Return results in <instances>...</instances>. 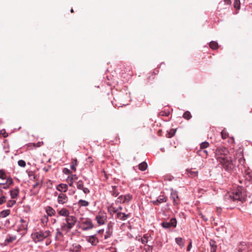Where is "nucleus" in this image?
Listing matches in <instances>:
<instances>
[{
    "mask_svg": "<svg viewBox=\"0 0 252 252\" xmlns=\"http://www.w3.org/2000/svg\"><path fill=\"white\" fill-rule=\"evenodd\" d=\"M6 175L5 173V171L3 169H0V179L4 180L6 179Z\"/></svg>",
    "mask_w": 252,
    "mask_h": 252,
    "instance_id": "38",
    "label": "nucleus"
},
{
    "mask_svg": "<svg viewBox=\"0 0 252 252\" xmlns=\"http://www.w3.org/2000/svg\"><path fill=\"white\" fill-rule=\"evenodd\" d=\"M248 249L247 243L245 242H241L238 245L235 252H248Z\"/></svg>",
    "mask_w": 252,
    "mask_h": 252,
    "instance_id": "9",
    "label": "nucleus"
},
{
    "mask_svg": "<svg viewBox=\"0 0 252 252\" xmlns=\"http://www.w3.org/2000/svg\"><path fill=\"white\" fill-rule=\"evenodd\" d=\"M221 229L223 231L224 230L225 227L223 226H221L220 228H217V231H220V230Z\"/></svg>",
    "mask_w": 252,
    "mask_h": 252,
    "instance_id": "61",
    "label": "nucleus"
},
{
    "mask_svg": "<svg viewBox=\"0 0 252 252\" xmlns=\"http://www.w3.org/2000/svg\"><path fill=\"white\" fill-rule=\"evenodd\" d=\"M56 236H55V239L57 240V238H58V235H60V236H63V233L60 230L59 228H57L56 229Z\"/></svg>",
    "mask_w": 252,
    "mask_h": 252,
    "instance_id": "46",
    "label": "nucleus"
},
{
    "mask_svg": "<svg viewBox=\"0 0 252 252\" xmlns=\"http://www.w3.org/2000/svg\"><path fill=\"white\" fill-rule=\"evenodd\" d=\"M112 190L111 191V193L112 195L114 197H117L120 194L119 191L118 189V187L116 186H111Z\"/></svg>",
    "mask_w": 252,
    "mask_h": 252,
    "instance_id": "19",
    "label": "nucleus"
},
{
    "mask_svg": "<svg viewBox=\"0 0 252 252\" xmlns=\"http://www.w3.org/2000/svg\"><path fill=\"white\" fill-rule=\"evenodd\" d=\"M197 171H191L190 172V174L193 176H195L197 175Z\"/></svg>",
    "mask_w": 252,
    "mask_h": 252,
    "instance_id": "58",
    "label": "nucleus"
},
{
    "mask_svg": "<svg viewBox=\"0 0 252 252\" xmlns=\"http://www.w3.org/2000/svg\"><path fill=\"white\" fill-rule=\"evenodd\" d=\"M73 248L70 250V252H79L81 249V246L79 244L78 245H73Z\"/></svg>",
    "mask_w": 252,
    "mask_h": 252,
    "instance_id": "25",
    "label": "nucleus"
},
{
    "mask_svg": "<svg viewBox=\"0 0 252 252\" xmlns=\"http://www.w3.org/2000/svg\"><path fill=\"white\" fill-rule=\"evenodd\" d=\"M170 197L173 200V205L177 206L179 204V197L178 196V192L173 189H171Z\"/></svg>",
    "mask_w": 252,
    "mask_h": 252,
    "instance_id": "6",
    "label": "nucleus"
},
{
    "mask_svg": "<svg viewBox=\"0 0 252 252\" xmlns=\"http://www.w3.org/2000/svg\"><path fill=\"white\" fill-rule=\"evenodd\" d=\"M66 223H63L61 226L62 230H65L67 232L69 231L75 225L76 223L69 221H65Z\"/></svg>",
    "mask_w": 252,
    "mask_h": 252,
    "instance_id": "10",
    "label": "nucleus"
},
{
    "mask_svg": "<svg viewBox=\"0 0 252 252\" xmlns=\"http://www.w3.org/2000/svg\"><path fill=\"white\" fill-rule=\"evenodd\" d=\"M78 204L80 207H87L89 205V202L85 200L80 199L78 202Z\"/></svg>",
    "mask_w": 252,
    "mask_h": 252,
    "instance_id": "28",
    "label": "nucleus"
},
{
    "mask_svg": "<svg viewBox=\"0 0 252 252\" xmlns=\"http://www.w3.org/2000/svg\"><path fill=\"white\" fill-rule=\"evenodd\" d=\"M68 201V197L65 194L60 193L58 197V202L60 204H64Z\"/></svg>",
    "mask_w": 252,
    "mask_h": 252,
    "instance_id": "11",
    "label": "nucleus"
},
{
    "mask_svg": "<svg viewBox=\"0 0 252 252\" xmlns=\"http://www.w3.org/2000/svg\"><path fill=\"white\" fill-rule=\"evenodd\" d=\"M175 242L181 248H183L184 246V243L183 239L181 237H177L175 238Z\"/></svg>",
    "mask_w": 252,
    "mask_h": 252,
    "instance_id": "29",
    "label": "nucleus"
},
{
    "mask_svg": "<svg viewBox=\"0 0 252 252\" xmlns=\"http://www.w3.org/2000/svg\"><path fill=\"white\" fill-rule=\"evenodd\" d=\"M96 234L89 236L87 241L92 246H96L98 243V240L96 237Z\"/></svg>",
    "mask_w": 252,
    "mask_h": 252,
    "instance_id": "12",
    "label": "nucleus"
},
{
    "mask_svg": "<svg viewBox=\"0 0 252 252\" xmlns=\"http://www.w3.org/2000/svg\"><path fill=\"white\" fill-rule=\"evenodd\" d=\"M147 167V163L145 161L142 162L138 165L139 169L142 171L146 170Z\"/></svg>",
    "mask_w": 252,
    "mask_h": 252,
    "instance_id": "26",
    "label": "nucleus"
},
{
    "mask_svg": "<svg viewBox=\"0 0 252 252\" xmlns=\"http://www.w3.org/2000/svg\"><path fill=\"white\" fill-rule=\"evenodd\" d=\"M33 235L34 236L33 239L35 243L42 241L46 238L42 231L36 232Z\"/></svg>",
    "mask_w": 252,
    "mask_h": 252,
    "instance_id": "7",
    "label": "nucleus"
},
{
    "mask_svg": "<svg viewBox=\"0 0 252 252\" xmlns=\"http://www.w3.org/2000/svg\"><path fill=\"white\" fill-rule=\"evenodd\" d=\"M72 162H73L74 163H76L77 164V159L76 158H74L73 159Z\"/></svg>",
    "mask_w": 252,
    "mask_h": 252,
    "instance_id": "64",
    "label": "nucleus"
},
{
    "mask_svg": "<svg viewBox=\"0 0 252 252\" xmlns=\"http://www.w3.org/2000/svg\"><path fill=\"white\" fill-rule=\"evenodd\" d=\"M7 236L8 237L5 240V242L7 243H11L16 239V236H11L10 234H8Z\"/></svg>",
    "mask_w": 252,
    "mask_h": 252,
    "instance_id": "32",
    "label": "nucleus"
},
{
    "mask_svg": "<svg viewBox=\"0 0 252 252\" xmlns=\"http://www.w3.org/2000/svg\"><path fill=\"white\" fill-rule=\"evenodd\" d=\"M63 172L66 175H69L71 174V171L67 168H64L63 170Z\"/></svg>",
    "mask_w": 252,
    "mask_h": 252,
    "instance_id": "47",
    "label": "nucleus"
},
{
    "mask_svg": "<svg viewBox=\"0 0 252 252\" xmlns=\"http://www.w3.org/2000/svg\"><path fill=\"white\" fill-rule=\"evenodd\" d=\"M6 201V196L3 195L0 197V204H3Z\"/></svg>",
    "mask_w": 252,
    "mask_h": 252,
    "instance_id": "48",
    "label": "nucleus"
},
{
    "mask_svg": "<svg viewBox=\"0 0 252 252\" xmlns=\"http://www.w3.org/2000/svg\"><path fill=\"white\" fill-rule=\"evenodd\" d=\"M234 7L236 9H240V0H235L234 2Z\"/></svg>",
    "mask_w": 252,
    "mask_h": 252,
    "instance_id": "41",
    "label": "nucleus"
},
{
    "mask_svg": "<svg viewBox=\"0 0 252 252\" xmlns=\"http://www.w3.org/2000/svg\"><path fill=\"white\" fill-rule=\"evenodd\" d=\"M123 195H121L119 196L117 200H116V203H124V201H123Z\"/></svg>",
    "mask_w": 252,
    "mask_h": 252,
    "instance_id": "43",
    "label": "nucleus"
},
{
    "mask_svg": "<svg viewBox=\"0 0 252 252\" xmlns=\"http://www.w3.org/2000/svg\"><path fill=\"white\" fill-rule=\"evenodd\" d=\"M177 221L176 218H172L169 221H162L160 225L164 229H169L172 227L175 228L177 226Z\"/></svg>",
    "mask_w": 252,
    "mask_h": 252,
    "instance_id": "4",
    "label": "nucleus"
},
{
    "mask_svg": "<svg viewBox=\"0 0 252 252\" xmlns=\"http://www.w3.org/2000/svg\"><path fill=\"white\" fill-rule=\"evenodd\" d=\"M104 232V229H99L98 230H97L96 231V234H98V233H103Z\"/></svg>",
    "mask_w": 252,
    "mask_h": 252,
    "instance_id": "60",
    "label": "nucleus"
},
{
    "mask_svg": "<svg viewBox=\"0 0 252 252\" xmlns=\"http://www.w3.org/2000/svg\"><path fill=\"white\" fill-rule=\"evenodd\" d=\"M58 214L61 216L66 217L68 216L69 215V212L67 209L65 208H63L58 212Z\"/></svg>",
    "mask_w": 252,
    "mask_h": 252,
    "instance_id": "23",
    "label": "nucleus"
},
{
    "mask_svg": "<svg viewBox=\"0 0 252 252\" xmlns=\"http://www.w3.org/2000/svg\"><path fill=\"white\" fill-rule=\"evenodd\" d=\"M177 129L172 128L169 131H167L166 137L168 138L172 137L176 133Z\"/></svg>",
    "mask_w": 252,
    "mask_h": 252,
    "instance_id": "30",
    "label": "nucleus"
},
{
    "mask_svg": "<svg viewBox=\"0 0 252 252\" xmlns=\"http://www.w3.org/2000/svg\"><path fill=\"white\" fill-rule=\"evenodd\" d=\"M191 247H192V242L191 240H190L189 244L187 248V251L188 252L190 251Z\"/></svg>",
    "mask_w": 252,
    "mask_h": 252,
    "instance_id": "50",
    "label": "nucleus"
},
{
    "mask_svg": "<svg viewBox=\"0 0 252 252\" xmlns=\"http://www.w3.org/2000/svg\"><path fill=\"white\" fill-rule=\"evenodd\" d=\"M199 215L201 216V218L205 221H208V219L205 216H204L202 213H200Z\"/></svg>",
    "mask_w": 252,
    "mask_h": 252,
    "instance_id": "54",
    "label": "nucleus"
},
{
    "mask_svg": "<svg viewBox=\"0 0 252 252\" xmlns=\"http://www.w3.org/2000/svg\"><path fill=\"white\" fill-rule=\"evenodd\" d=\"M16 202L15 200H10L7 202V207L9 208L12 207L15 204Z\"/></svg>",
    "mask_w": 252,
    "mask_h": 252,
    "instance_id": "37",
    "label": "nucleus"
},
{
    "mask_svg": "<svg viewBox=\"0 0 252 252\" xmlns=\"http://www.w3.org/2000/svg\"><path fill=\"white\" fill-rule=\"evenodd\" d=\"M18 164L21 167H25L26 165V163L25 160L20 159L18 161Z\"/></svg>",
    "mask_w": 252,
    "mask_h": 252,
    "instance_id": "42",
    "label": "nucleus"
},
{
    "mask_svg": "<svg viewBox=\"0 0 252 252\" xmlns=\"http://www.w3.org/2000/svg\"><path fill=\"white\" fill-rule=\"evenodd\" d=\"M11 198L12 199L16 198L19 194V189L18 187L15 188L13 190H11L9 191Z\"/></svg>",
    "mask_w": 252,
    "mask_h": 252,
    "instance_id": "16",
    "label": "nucleus"
},
{
    "mask_svg": "<svg viewBox=\"0 0 252 252\" xmlns=\"http://www.w3.org/2000/svg\"><path fill=\"white\" fill-rule=\"evenodd\" d=\"M76 187L78 189L81 190L85 194H89L90 192V189L84 187V183L83 181L80 180L76 183Z\"/></svg>",
    "mask_w": 252,
    "mask_h": 252,
    "instance_id": "8",
    "label": "nucleus"
},
{
    "mask_svg": "<svg viewBox=\"0 0 252 252\" xmlns=\"http://www.w3.org/2000/svg\"><path fill=\"white\" fill-rule=\"evenodd\" d=\"M183 117L186 120H189L191 118V115L190 112L187 111L184 112Z\"/></svg>",
    "mask_w": 252,
    "mask_h": 252,
    "instance_id": "34",
    "label": "nucleus"
},
{
    "mask_svg": "<svg viewBox=\"0 0 252 252\" xmlns=\"http://www.w3.org/2000/svg\"><path fill=\"white\" fill-rule=\"evenodd\" d=\"M229 152L228 149L226 147H220L217 149V154L218 155L224 156V157H226L228 154Z\"/></svg>",
    "mask_w": 252,
    "mask_h": 252,
    "instance_id": "13",
    "label": "nucleus"
},
{
    "mask_svg": "<svg viewBox=\"0 0 252 252\" xmlns=\"http://www.w3.org/2000/svg\"><path fill=\"white\" fill-rule=\"evenodd\" d=\"M68 180V185L70 186V187H72L73 186V181L72 180H70V179H67Z\"/></svg>",
    "mask_w": 252,
    "mask_h": 252,
    "instance_id": "57",
    "label": "nucleus"
},
{
    "mask_svg": "<svg viewBox=\"0 0 252 252\" xmlns=\"http://www.w3.org/2000/svg\"><path fill=\"white\" fill-rule=\"evenodd\" d=\"M130 217V214H126L125 213L118 212L117 217L122 220H125Z\"/></svg>",
    "mask_w": 252,
    "mask_h": 252,
    "instance_id": "17",
    "label": "nucleus"
},
{
    "mask_svg": "<svg viewBox=\"0 0 252 252\" xmlns=\"http://www.w3.org/2000/svg\"><path fill=\"white\" fill-rule=\"evenodd\" d=\"M10 213V210L9 209L4 210L0 212V216L2 218H5Z\"/></svg>",
    "mask_w": 252,
    "mask_h": 252,
    "instance_id": "33",
    "label": "nucleus"
},
{
    "mask_svg": "<svg viewBox=\"0 0 252 252\" xmlns=\"http://www.w3.org/2000/svg\"><path fill=\"white\" fill-rule=\"evenodd\" d=\"M39 185V182H36L35 184L33 185V188H35Z\"/></svg>",
    "mask_w": 252,
    "mask_h": 252,
    "instance_id": "62",
    "label": "nucleus"
},
{
    "mask_svg": "<svg viewBox=\"0 0 252 252\" xmlns=\"http://www.w3.org/2000/svg\"><path fill=\"white\" fill-rule=\"evenodd\" d=\"M67 179H70V180H76L78 179V176L76 174H71V176H68Z\"/></svg>",
    "mask_w": 252,
    "mask_h": 252,
    "instance_id": "45",
    "label": "nucleus"
},
{
    "mask_svg": "<svg viewBox=\"0 0 252 252\" xmlns=\"http://www.w3.org/2000/svg\"><path fill=\"white\" fill-rule=\"evenodd\" d=\"M209 244L211 247V252H216L217 248L216 241L211 239L210 241Z\"/></svg>",
    "mask_w": 252,
    "mask_h": 252,
    "instance_id": "21",
    "label": "nucleus"
},
{
    "mask_svg": "<svg viewBox=\"0 0 252 252\" xmlns=\"http://www.w3.org/2000/svg\"><path fill=\"white\" fill-rule=\"evenodd\" d=\"M51 166L49 165L48 166V167H44L43 168V170L45 172H47L49 171V170L51 168Z\"/></svg>",
    "mask_w": 252,
    "mask_h": 252,
    "instance_id": "56",
    "label": "nucleus"
},
{
    "mask_svg": "<svg viewBox=\"0 0 252 252\" xmlns=\"http://www.w3.org/2000/svg\"><path fill=\"white\" fill-rule=\"evenodd\" d=\"M28 175H29V176L30 177H32L33 179H35V178H36V175H35L34 174H33L32 173V172H31V171H29V173H28Z\"/></svg>",
    "mask_w": 252,
    "mask_h": 252,
    "instance_id": "52",
    "label": "nucleus"
},
{
    "mask_svg": "<svg viewBox=\"0 0 252 252\" xmlns=\"http://www.w3.org/2000/svg\"><path fill=\"white\" fill-rule=\"evenodd\" d=\"M200 145V148L201 149H205L206 148H207L209 146V144L208 142L204 141V142H202Z\"/></svg>",
    "mask_w": 252,
    "mask_h": 252,
    "instance_id": "36",
    "label": "nucleus"
},
{
    "mask_svg": "<svg viewBox=\"0 0 252 252\" xmlns=\"http://www.w3.org/2000/svg\"><path fill=\"white\" fill-rule=\"evenodd\" d=\"M221 135L222 139H225L228 137V133L225 129H223L221 132Z\"/></svg>",
    "mask_w": 252,
    "mask_h": 252,
    "instance_id": "35",
    "label": "nucleus"
},
{
    "mask_svg": "<svg viewBox=\"0 0 252 252\" xmlns=\"http://www.w3.org/2000/svg\"><path fill=\"white\" fill-rule=\"evenodd\" d=\"M106 216L103 215H96L95 217V220L97 222L99 225H102L105 223L104 220L106 219Z\"/></svg>",
    "mask_w": 252,
    "mask_h": 252,
    "instance_id": "15",
    "label": "nucleus"
},
{
    "mask_svg": "<svg viewBox=\"0 0 252 252\" xmlns=\"http://www.w3.org/2000/svg\"><path fill=\"white\" fill-rule=\"evenodd\" d=\"M77 165V164L76 163H74L73 162H71L70 165V168L74 170V171H76V166Z\"/></svg>",
    "mask_w": 252,
    "mask_h": 252,
    "instance_id": "49",
    "label": "nucleus"
},
{
    "mask_svg": "<svg viewBox=\"0 0 252 252\" xmlns=\"http://www.w3.org/2000/svg\"><path fill=\"white\" fill-rule=\"evenodd\" d=\"M232 195H230V197L233 200L244 202L246 200L245 192L244 189L242 187H239L237 189H235L232 192Z\"/></svg>",
    "mask_w": 252,
    "mask_h": 252,
    "instance_id": "1",
    "label": "nucleus"
},
{
    "mask_svg": "<svg viewBox=\"0 0 252 252\" xmlns=\"http://www.w3.org/2000/svg\"><path fill=\"white\" fill-rule=\"evenodd\" d=\"M209 46L211 49L213 50L217 49L219 47L218 42L215 41H211L209 43Z\"/></svg>",
    "mask_w": 252,
    "mask_h": 252,
    "instance_id": "31",
    "label": "nucleus"
},
{
    "mask_svg": "<svg viewBox=\"0 0 252 252\" xmlns=\"http://www.w3.org/2000/svg\"><path fill=\"white\" fill-rule=\"evenodd\" d=\"M41 221L43 224H47L48 221V217L46 215L43 216L41 219Z\"/></svg>",
    "mask_w": 252,
    "mask_h": 252,
    "instance_id": "40",
    "label": "nucleus"
},
{
    "mask_svg": "<svg viewBox=\"0 0 252 252\" xmlns=\"http://www.w3.org/2000/svg\"><path fill=\"white\" fill-rule=\"evenodd\" d=\"M45 238H47L48 236L50 235V231L49 230H46L43 232Z\"/></svg>",
    "mask_w": 252,
    "mask_h": 252,
    "instance_id": "53",
    "label": "nucleus"
},
{
    "mask_svg": "<svg viewBox=\"0 0 252 252\" xmlns=\"http://www.w3.org/2000/svg\"><path fill=\"white\" fill-rule=\"evenodd\" d=\"M124 203L129 202L132 199V195L129 193L123 195Z\"/></svg>",
    "mask_w": 252,
    "mask_h": 252,
    "instance_id": "27",
    "label": "nucleus"
},
{
    "mask_svg": "<svg viewBox=\"0 0 252 252\" xmlns=\"http://www.w3.org/2000/svg\"><path fill=\"white\" fill-rule=\"evenodd\" d=\"M222 167L226 171L230 172L234 168V164L228 157H220Z\"/></svg>",
    "mask_w": 252,
    "mask_h": 252,
    "instance_id": "2",
    "label": "nucleus"
},
{
    "mask_svg": "<svg viewBox=\"0 0 252 252\" xmlns=\"http://www.w3.org/2000/svg\"><path fill=\"white\" fill-rule=\"evenodd\" d=\"M46 212L47 214V216H54L56 212L53 208L51 206H47L46 208Z\"/></svg>",
    "mask_w": 252,
    "mask_h": 252,
    "instance_id": "18",
    "label": "nucleus"
},
{
    "mask_svg": "<svg viewBox=\"0 0 252 252\" xmlns=\"http://www.w3.org/2000/svg\"><path fill=\"white\" fill-rule=\"evenodd\" d=\"M56 189L60 192H66L68 189V186L66 184H60L56 187Z\"/></svg>",
    "mask_w": 252,
    "mask_h": 252,
    "instance_id": "14",
    "label": "nucleus"
},
{
    "mask_svg": "<svg viewBox=\"0 0 252 252\" xmlns=\"http://www.w3.org/2000/svg\"><path fill=\"white\" fill-rule=\"evenodd\" d=\"M81 224L79 228L83 231H87L92 229L94 226L92 223V220L90 218H81Z\"/></svg>",
    "mask_w": 252,
    "mask_h": 252,
    "instance_id": "3",
    "label": "nucleus"
},
{
    "mask_svg": "<svg viewBox=\"0 0 252 252\" xmlns=\"http://www.w3.org/2000/svg\"><path fill=\"white\" fill-rule=\"evenodd\" d=\"M65 221L72 222L76 223L77 222V219L74 216H69L66 217V218L64 219Z\"/></svg>",
    "mask_w": 252,
    "mask_h": 252,
    "instance_id": "24",
    "label": "nucleus"
},
{
    "mask_svg": "<svg viewBox=\"0 0 252 252\" xmlns=\"http://www.w3.org/2000/svg\"><path fill=\"white\" fill-rule=\"evenodd\" d=\"M6 179L5 182L6 183V185L2 187V189H8L10 186L13 184V181L11 177H9L8 178H6Z\"/></svg>",
    "mask_w": 252,
    "mask_h": 252,
    "instance_id": "20",
    "label": "nucleus"
},
{
    "mask_svg": "<svg viewBox=\"0 0 252 252\" xmlns=\"http://www.w3.org/2000/svg\"><path fill=\"white\" fill-rule=\"evenodd\" d=\"M165 178L167 180L169 181H171L174 179V177L171 176H166Z\"/></svg>",
    "mask_w": 252,
    "mask_h": 252,
    "instance_id": "55",
    "label": "nucleus"
},
{
    "mask_svg": "<svg viewBox=\"0 0 252 252\" xmlns=\"http://www.w3.org/2000/svg\"><path fill=\"white\" fill-rule=\"evenodd\" d=\"M141 243L143 244L146 245L148 242V236H147L146 235H144L142 238H141Z\"/></svg>",
    "mask_w": 252,
    "mask_h": 252,
    "instance_id": "39",
    "label": "nucleus"
},
{
    "mask_svg": "<svg viewBox=\"0 0 252 252\" xmlns=\"http://www.w3.org/2000/svg\"><path fill=\"white\" fill-rule=\"evenodd\" d=\"M159 114H160V115L161 116H168L170 114V112L168 110H167V111H161L159 113Z\"/></svg>",
    "mask_w": 252,
    "mask_h": 252,
    "instance_id": "44",
    "label": "nucleus"
},
{
    "mask_svg": "<svg viewBox=\"0 0 252 252\" xmlns=\"http://www.w3.org/2000/svg\"><path fill=\"white\" fill-rule=\"evenodd\" d=\"M21 229L27 230L28 229V223H27L25 225L22 224L21 226Z\"/></svg>",
    "mask_w": 252,
    "mask_h": 252,
    "instance_id": "51",
    "label": "nucleus"
},
{
    "mask_svg": "<svg viewBox=\"0 0 252 252\" xmlns=\"http://www.w3.org/2000/svg\"><path fill=\"white\" fill-rule=\"evenodd\" d=\"M5 186L6 185V182H4V183H0V186Z\"/></svg>",
    "mask_w": 252,
    "mask_h": 252,
    "instance_id": "63",
    "label": "nucleus"
},
{
    "mask_svg": "<svg viewBox=\"0 0 252 252\" xmlns=\"http://www.w3.org/2000/svg\"><path fill=\"white\" fill-rule=\"evenodd\" d=\"M3 149L4 150L5 153L7 154L9 152L8 147L6 148L5 146L3 147Z\"/></svg>",
    "mask_w": 252,
    "mask_h": 252,
    "instance_id": "59",
    "label": "nucleus"
},
{
    "mask_svg": "<svg viewBox=\"0 0 252 252\" xmlns=\"http://www.w3.org/2000/svg\"><path fill=\"white\" fill-rule=\"evenodd\" d=\"M168 197L164 195H159L156 199L151 201V202L154 205L159 206L160 204L166 202Z\"/></svg>",
    "mask_w": 252,
    "mask_h": 252,
    "instance_id": "5",
    "label": "nucleus"
},
{
    "mask_svg": "<svg viewBox=\"0 0 252 252\" xmlns=\"http://www.w3.org/2000/svg\"><path fill=\"white\" fill-rule=\"evenodd\" d=\"M197 154L202 158H206L208 156V151L205 149H200L197 151Z\"/></svg>",
    "mask_w": 252,
    "mask_h": 252,
    "instance_id": "22",
    "label": "nucleus"
}]
</instances>
